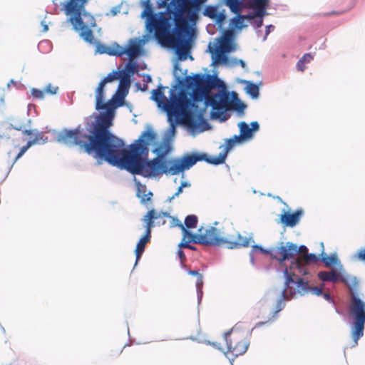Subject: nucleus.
<instances>
[{
    "instance_id": "nucleus-1",
    "label": "nucleus",
    "mask_w": 365,
    "mask_h": 365,
    "mask_svg": "<svg viewBox=\"0 0 365 365\" xmlns=\"http://www.w3.org/2000/svg\"><path fill=\"white\" fill-rule=\"evenodd\" d=\"M156 135L152 129L142 133L138 140L130 147L128 152L123 140L115 136L107 162L133 175H140L149 179H158L163 175H176L190 169L202 156L185 155L181 158L162 161L159 158L148 159V145L155 143Z\"/></svg>"
},
{
    "instance_id": "nucleus-2",
    "label": "nucleus",
    "mask_w": 365,
    "mask_h": 365,
    "mask_svg": "<svg viewBox=\"0 0 365 365\" xmlns=\"http://www.w3.org/2000/svg\"><path fill=\"white\" fill-rule=\"evenodd\" d=\"M110 115L91 116L86 125V134L80 127L75 130L64 129L58 133L56 140L67 146L78 145L86 153L107 162L115 135L109 131L112 125Z\"/></svg>"
},
{
    "instance_id": "nucleus-3",
    "label": "nucleus",
    "mask_w": 365,
    "mask_h": 365,
    "mask_svg": "<svg viewBox=\"0 0 365 365\" xmlns=\"http://www.w3.org/2000/svg\"><path fill=\"white\" fill-rule=\"evenodd\" d=\"M309 273V269L299 260H295L285 267L283 271V287L270 290L264 298L267 304L273 306L272 321L278 317L279 312L285 307L287 301L309 293L318 297L323 294L324 284H322L320 287L311 286L307 277Z\"/></svg>"
},
{
    "instance_id": "nucleus-4",
    "label": "nucleus",
    "mask_w": 365,
    "mask_h": 365,
    "mask_svg": "<svg viewBox=\"0 0 365 365\" xmlns=\"http://www.w3.org/2000/svg\"><path fill=\"white\" fill-rule=\"evenodd\" d=\"M167 87L158 86L157 89L152 91L150 99L157 103L158 106L166 112L168 120L170 124V133H174L175 127L178 124H182L185 121L187 131L190 135L196 136L200 131L205 130L202 126L207 124L201 120V114L191 117L189 112L190 106L193 104L187 97V92L180 89L178 93L175 91L178 86H174L170 91V100H168L164 94V90Z\"/></svg>"
},
{
    "instance_id": "nucleus-5",
    "label": "nucleus",
    "mask_w": 365,
    "mask_h": 365,
    "mask_svg": "<svg viewBox=\"0 0 365 365\" xmlns=\"http://www.w3.org/2000/svg\"><path fill=\"white\" fill-rule=\"evenodd\" d=\"M146 29L149 33H154L155 37L159 41L168 38L171 33L174 34L173 38L168 39V44L175 49L178 58L180 61H185L188 57L193 59L192 56H189L191 49V41L193 37V31L187 26H173L175 21L181 19H177L174 14L168 11V14L158 13L145 16Z\"/></svg>"
},
{
    "instance_id": "nucleus-6",
    "label": "nucleus",
    "mask_w": 365,
    "mask_h": 365,
    "mask_svg": "<svg viewBox=\"0 0 365 365\" xmlns=\"http://www.w3.org/2000/svg\"><path fill=\"white\" fill-rule=\"evenodd\" d=\"M88 0H69L60 2L61 10L69 16L68 21L72 24L73 29L87 43H94L92 27L96 26L94 17L85 9Z\"/></svg>"
},
{
    "instance_id": "nucleus-7",
    "label": "nucleus",
    "mask_w": 365,
    "mask_h": 365,
    "mask_svg": "<svg viewBox=\"0 0 365 365\" xmlns=\"http://www.w3.org/2000/svg\"><path fill=\"white\" fill-rule=\"evenodd\" d=\"M200 237L197 242L200 245L209 246H220L226 245L228 249H236L241 247H248L250 240L252 237H242L240 234L237 235V239L232 240L230 237L225 236L224 232L214 226H210L207 228H199Z\"/></svg>"
},
{
    "instance_id": "nucleus-8",
    "label": "nucleus",
    "mask_w": 365,
    "mask_h": 365,
    "mask_svg": "<svg viewBox=\"0 0 365 365\" xmlns=\"http://www.w3.org/2000/svg\"><path fill=\"white\" fill-rule=\"evenodd\" d=\"M215 101L212 102L213 111L210 112V118L213 120H220L221 122L225 121L228 118V106H232L233 109L237 112L240 115H243L246 105H245L238 98V94L232 91L217 92L215 97Z\"/></svg>"
},
{
    "instance_id": "nucleus-9",
    "label": "nucleus",
    "mask_w": 365,
    "mask_h": 365,
    "mask_svg": "<svg viewBox=\"0 0 365 365\" xmlns=\"http://www.w3.org/2000/svg\"><path fill=\"white\" fill-rule=\"evenodd\" d=\"M208 52L211 54L213 66H224L232 68L236 63L235 60L230 59L229 53L235 51L233 36L226 32L217 39V43L208 45Z\"/></svg>"
},
{
    "instance_id": "nucleus-10",
    "label": "nucleus",
    "mask_w": 365,
    "mask_h": 365,
    "mask_svg": "<svg viewBox=\"0 0 365 365\" xmlns=\"http://www.w3.org/2000/svg\"><path fill=\"white\" fill-rule=\"evenodd\" d=\"M356 291H350L351 303L349 307L350 315L353 319L351 331L354 342V346L357 345L359 340L364 336L365 324V304L357 296Z\"/></svg>"
},
{
    "instance_id": "nucleus-11",
    "label": "nucleus",
    "mask_w": 365,
    "mask_h": 365,
    "mask_svg": "<svg viewBox=\"0 0 365 365\" xmlns=\"http://www.w3.org/2000/svg\"><path fill=\"white\" fill-rule=\"evenodd\" d=\"M217 96L216 93H212L210 91H207L205 87H192V91L190 94L187 93V97L190 100V103L193 104V106H190L189 108V112L191 113V117L195 116L198 114H201V120L205 122L207 125L202 126L205 128V130L200 131V133L206 131L210 129V125L204 118V108H199L197 105L196 104L198 102H204L205 107L207 108L210 106L212 108V110L213 111V106L212 102L215 101V97Z\"/></svg>"
},
{
    "instance_id": "nucleus-12",
    "label": "nucleus",
    "mask_w": 365,
    "mask_h": 365,
    "mask_svg": "<svg viewBox=\"0 0 365 365\" xmlns=\"http://www.w3.org/2000/svg\"><path fill=\"white\" fill-rule=\"evenodd\" d=\"M328 271H320L318 272V277L322 282L336 283L339 282L344 284L350 291L356 290L359 281L356 277L349 274L345 270L343 264L339 263L336 266L329 267Z\"/></svg>"
},
{
    "instance_id": "nucleus-13",
    "label": "nucleus",
    "mask_w": 365,
    "mask_h": 365,
    "mask_svg": "<svg viewBox=\"0 0 365 365\" xmlns=\"http://www.w3.org/2000/svg\"><path fill=\"white\" fill-rule=\"evenodd\" d=\"M240 329L238 324H235L231 329L224 334V339L225 341L228 351L224 352L227 358L232 363L235 358L238 356L243 355L247 351L250 346V340L243 338L239 334L234 337L236 343L233 345L232 339L230 338L232 334H235Z\"/></svg>"
},
{
    "instance_id": "nucleus-14",
    "label": "nucleus",
    "mask_w": 365,
    "mask_h": 365,
    "mask_svg": "<svg viewBox=\"0 0 365 365\" xmlns=\"http://www.w3.org/2000/svg\"><path fill=\"white\" fill-rule=\"evenodd\" d=\"M120 71H115L108 73L106 77L101 80V81L98 84V88L96 90V108L97 110H105V111L101 112L99 115H106L107 113H109L110 115V116L111 123L115 115V109L116 108V106H115L114 102L112 101H109L107 103L104 102L103 89L105 85L107 83L112 82L114 80L118 79Z\"/></svg>"
},
{
    "instance_id": "nucleus-15",
    "label": "nucleus",
    "mask_w": 365,
    "mask_h": 365,
    "mask_svg": "<svg viewBox=\"0 0 365 365\" xmlns=\"http://www.w3.org/2000/svg\"><path fill=\"white\" fill-rule=\"evenodd\" d=\"M307 252V247L304 245L298 247L296 244L290 242L286 243L281 242L279 247L271 251V257L279 262L281 267L284 266L286 260L292 259L294 260L295 257L300 252Z\"/></svg>"
},
{
    "instance_id": "nucleus-16",
    "label": "nucleus",
    "mask_w": 365,
    "mask_h": 365,
    "mask_svg": "<svg viewBox=\"0 0 365 365\" xmlns=\"http://www.w3.org/2000/svg\"><path fill=\"white\" fill-rule=\"evenodd\" d=\"M245 6L252 9V16L254 17L253 23L258 27L263 24V19L267 15L269 0H245Z\"/></svg>"
},
{
    "instance_id": "nucleus-17",
    "label": "nucleus",
    "mask_w": 365,
    "mask_h": 365,
    "mask_svg": "<svg viewBox=\"0 0 365 365\" xmlns=\"http://www.w3.org/2000/svg\"><path fill=\"white\" fill-rule=\"evenodd\" d=\"M236 145L235 143L233 142L232 138L227 139L225 140V145H224V153H220L218 156H211L208 157L205 153H195L191 154V156H202V159L199 160V161L205 160L208 163L213 164V165H220L225 163L228 152L233 148Z\"/></svg>"
},
{
    "instance_id": "nucleus-18",
    "label": "nucleus",
    "mask_w": 365,
    "mask_h": 365,
    "mask_svg": "<svg viewBox=\"0 0 365 365\" xmlns=\"http://www.w3.org/2000/svg\"><path fill=\"white\" fill-rule=\"evenodd\" d=\"M170 127L166 131L163 142L158 144V146L152 150V152L156 155L155 158H159L162 161L169 160H166L165 157L171 151L170 141L173 140L175 135L176 129L172 135L170 133Z\"/></svg>"
},
{
    "instance_id": "nucleus-19",
    "label": "nucleus",
    "mask_w": 365,
    "mask_h": 365,
    "mask_svg": "<svg viewBox=\"0 0 365 365\" xmlns=\"http://www.w3.org/2000/svg\"><path fill=\"white\" fill-rule=\"evenodd\" d=\"M284 213L280 215V221L286 227H294L297 225L304 215L303 209L300 208L294 213H289L283 210Z\"/></svg>"
},
{
    "instance_id": "nucleus-20",
    "label": "nucleus",
    "mask_w": 365,
    "mask_h": 365,
    "mask_svg": "<svg viewBox=\"0 0 365 365\" xmlns=\"http://www.w3.org/2000/svg\"><path fill=\"white\" fill-rule=\"evenodd\" d=\"M192 0H171L167 6V11L174 14L177 19H184L185 5Z\"/></svg>"
},
{
    "instance_id": "nucleus-21",
    "label": "nucleus",
    "mask_w": 365,
    "mask_h": 365,
    "mask_svg": "<svg viewBox=\"0 0 365 365\" xmlns=\"http://www.w3.org/2000/svg\"><path fill=\"white\" fill-rule=\"evenodd\" d=\"M237 15L233 17L230 21V26L237 29H242L244 27L247 26V23H250L255 29H259V27L257 26L255 24L253 23L254 17L252 16V14H248L247 15L237 14Z\"/></svg>"
},
{
    "instance_id": "nucleus-22",
    "label": "nucleus",
    "mask_w": 365,
    "mask_h": 365,
    "mask_svg": "<svg viewBox=\"0 0 365 365\" xmlns=\"http://www.w3.org/2000/svg\"><path fill=\"white\" fill-rule=\"evenodd\" d=\"M218 8V6H207L205 8L202 14L204 16L215 21L216 24L221 26L226 19V14L225 9L219 11Z\"/></svg>"
},
{
    "instance_id": "nucleus-23",
    "label": "nucleus",
    "mask_w": 365,
    "mask_h": 365,
    "mask_svg": "<svg viewBox=\"0 0 365 365\" xmlns=\"http://www.w3.org/2000/svg\"><path fill=\"white\" fill-rule=\"evenodd\" d=\"M118 79L120 80L118 88L115 94L113 96L112 101H122L128 93L130 78H128V75L124 74V76H123L120 74Z\"/></svg>"
},
{
    "instance_id": "nucleus-24",
    "label": "nucleus",
    "mask_w": 365,
    "mask_h": 365,
    "mask_svg": "<svg viewBox=\"0 0 365 365\" xmlns=\"http://www.w3.org/2000/svg\"><path fill=\"white\" fill-rule=\"evenodd\" d=\"M162 215H167V212H157L152 209L143 216L142 220L145 223L144 227L146 234L151 235V230L155 226V220L161 217Z\"/></svg>"
},
{
    "instance_id": "nucleus-25",
    "label": "nucleus",
    "mask_w": 365,
    "mask_h": 365,
    "mask_svg": "<svg viewBox=\"0 0 365 365\" xmlns=\"http://www.w3.org/2000/svg\"><path fill=\"white\" fill-rule=\"evenodd\" d=\"M145 39L132 38L129 41L128 47L125 48V54L130 58L137 57L141 54L143 46L145 43Z\"/></svg>"
},
{
    "instance_id": "nucleus-26",
    "label": "nucleus",
    "mask_w": 365,
    "mask_h": 365,
    "mask_svg": "<svg viewBox=\"0 0 365 365\" xmlns=\"http://www.w3.org/2000/svg\"><path fill=\"white\" fill-rule=\"evenodd\" d=\"M237 126L240 129V133L246 140L252 139L254 133L259 130V124L257 121L251 122L250 127L246 122L241 121L237 124Z\"/></svg>"
},
{
    "instance_id": "nucleus-27",
    "label": "nucleus",
    "mask_w": 365,
    "mask_h": 365,
    "mask_svg": "<svg viewBox=\"0 0 365 365\" xmlns=\"http://www.w3.org/2000/svg\"><path fill=\"white\" fill-rule=\"evenodd\" d=\"M133 180L136 187V196L140 200L141 204L145 205L148 202L150 201L153 195V192L148 191L145 185L142 184L135 177Z\"/></svg>"
},
{
    "instance_id": "nucleus-28",
    "label": "nucleus",
    "mask_w": 365,
    "mask_h": 365,
    "mask_svg": "<svg viewBox=\"0 0 365 365\" xmlns=\"http://www.w3.org/2000/svg\"><path fill=\"white\" fill-rule=\"evenodd\" d=\"M205 88L207 91H210L212 89L218 88L220 91L218 92H229L227 90L226 85L223 81L220 79L216 75H210L207 74Z\"/></svg>"
},
{
    "instance_id": "nucleus-29",
    "label": "nucleus",
    "mask_w": 365,
    "mask_h": 365,
    "mask_svg": "<svg viewBox=\"0 0 365 365\" xmlns=\"http://www.w3.org/2000/svg\"><path fill=\"white\" fill-rule=\"evenodd\" d=\"M207 74H195L193 77H186L185 86L187 88L205 87Z\"/></svg>"
},
{
    "instance_id": "nucleus-30",
    "label": "nucleus",
    "mask_w": 365,
    "mask_h": 365,
    "mask_svg": "<svg viewBox=\"0 0 365 365\" xmlns=\"http://www.w3.org/2000/svg\"><path fill=\"white\" fill-rule=\"evenodd\" d=\"M321 247L322 248V253L320 254L321 261L325 264L327 268L331 267L332 266H336L339 263H341L338 258L336 254H333L330 256L324 252V243L321 242Z\"/></svg>"
},
{
    "instance_id": "nucleus-31",
    "label": "nucleus",
    "mask_w": 365,
    "mask_h": 365,
    "mask_svg": "<svg viewBox=\"0 0 365 365\" xmlns=\"http://www.w3.org/2000/svg\"><path fill=\"white\" fill-rule=\"evenodd\" d=\"M187 274L192 276L197 277L196 281V291L197 295V302L198 304H200L203 292H202V286H203V276L202 274L199 273L197 270H187Z\"/></svg>"
},
{
    "instance_id": "nucleus-32",
    "label": "nucleus",
    "mask_w": 365,
    "mask_h": 365,
    "mask_svg": "<svg viewBox=\"0 0 365 365\" xmlns=\"http://www.w3.org/2000/svg\"><path fill=\"white\" fill-rule=\"evenodd\" d=\"M151 235H148L145 233V235L140 239L138 242L137 243L136 248L135 250L136 260L135 265L137 264L138 260L141 257V255L144 252L145 247L147 243H148L150 240Z\"/></svg>"
},
{
    "instance_id": "nucleus-33",
    "label": "nucleus",
    "mask_w": 365,
    "mask_h": 365,
    "mask_svg": "<svg viewBox=\"0 0 365 365\" xmlns=\"http://www.w3.org/2000/svg\"><path fill=\"white\" fill-rule=\"evenodd\" d=\"M222 3L228 6L234 14H240L245 6V0H221Z\"/></svg>"
},
{
    "instance_id": "nucleus-34",
    "label": "nucleus",
    "mask_w": 365,
    "mask_h": 365,
    "mask_svg": "<svg viewBox=\"0 0 365 365\" xmlns=\"http://www.w3.org/2000/svg\"><path fill=\"white\" fill-rule=\"evenodd\" d=\"M200 9L201 6L192 4V6L190 9H185L183 21L187 20L191 22L195 21L197 19L198 13L200 11Z\"/></svg>"
},
{
    "instance_id": "nucleus-35",
    "label": "nucleus",
    "mask_w": 365,
    "mask_h": 365,
    "mask_svg": "<svg viewBox=\"0 0 365 365\" xmlns=\"http://www.w3.org/2000/svg\"><path fill=\"white\" fill-rule=\"evenodd\" d=\"M242 82L246 84V87L245 88L246 93L248 95H250L253 99L258 98L259 95V90L258 86L247 80H243L242 81Z\"/></svg>"
},
{
    "instance_id": "nucleus-36",
    "label": "nucleus",
    "mask_w": 365,
    "mask_h": 365,
    "mask_svg": "<svg viewBox=\"0 0 365 365\" xmlns=\"http://www.w3.org/2000/svg\"><path fill=\"white\" fill-rule=\"evenodd\" d=\"M295 260L300 261L308 269L307 264L309 263H317L319 260H321L320 255L319 256L316 255L315 254H307L304 259H302L299 258H294V260H292L290 262L289 265Z\"/></svg>"
},
{
    "instance_id": "nucleus-37",
    "label": "nucleus",
    "mask_w": 365,
    "mask_h": 365,
    "mask_svg": "<svg viewBox=\"0 0 365 365\" xmlns=\"http://www.w3.org/2000/svg\"><path fill=\"white\" fill-rule=\"evenodd\" d=\"M182 239L190 240L193 243L195 244H200V242H197L198 237H200V232L199 230H197V233H192L190 231H189L186 227L184 226L182 229Z\"/></svg>"
},
{
    "instance_id": "nucleus-38",
    "label": "nucleus",
    "mask_w": 365,
    "mask_h": 365,
    "mask_svg": "<svg viewBox=\"0 0 365 365\" xmlns=\"http://www.w3.org/2000/svg\"><path fill=\"white\" fill-rule=\"evenodd\" d=\"M275 247H272V248H270V249H264L262 247L259 246V245H253L252 246V250L250 251V263L252 265L255 266V258H254V253L256 250H259L261 252L264 253V254H267V255H269L271 256V251L274 250Z\"/></svg>"
},
{
    "instance_id": "nucleus-39",
    "label": "nucleus",
    "mask_w": 365,
    "mask_h": 365,
    "mask_svg": "<svg viewBox=\"0 0 365 365\" xmlns=\"http://www.w3.org/2000/svg\"><path fill=\"white\" fill-rule=\"evenodd\" d=\"M125 53L126 51L125 47L120 46L118 43H114L111 46H110L108 55L122 56L123 55L125 54Z\"/></svg>"
},
{
    "instance_id": "nucleus-40",
    "label": "nucleus",
    "mask_w": 365,
    "mask_h": 365,
    "mask_svg": "<svg viewBox=\"0 0 365 365\" xmlns=\"http://www.w3.org/2000/svg\"><path fill=\"white\" fill-rule=\"evenodd\" d=\"M138 66L135 63L129 61L126 66L125 69L120 71V74L124 76V74L128 75V78L131 77L135 72H137Z\"/></svg>"
},
{
    "instance_id": "nucleus-41",
    "label": "nucleus",
    "mask_w": 365,
    "mask_h": 365,
    "mask_svg": "<svg viewBox=\"0 0 365 365\" xmlns=\"http://www.w3.org/2000/svg\"><path fill=\"white\" fill-rule=\"evenodd\" d=\"M35 138L32 140H29L28 142L31 143V146L34 145L39 144L43 145L48 141V137L44 136L42 133L38 132L35 130Z\"/></svg>"
},
{
    "instance_id": "nucleus-42",
    "label": "nucleus",
    "mask_w": 365,
    "mask_h": 365,
    "mask_svg": "<svg viewBox=\"0 0 365 365\" xmlns=\"http://www.w3.org/2000/svg\"><path fill=\"white\" fill-rule=\"evenodd\" d=\"M197 217L196 215H187L185 219V227L186 229L195 228L197 227Z\"/></svg>"
},
{
    "instance_id": "nucleus-43",
    "label": "nucleus",
    "mask_w": 365,
    "mask_h": 365,
    "mask_svg": "<svg viewBox=\"0 0 365 365\" xmlns=\"http://www.w3.org/2000/svg\"><path fill=\"white\" fill-rule=\"evenodd\" d=\"M191 186V184L187 181H183L181 182V185L177 190V192H175L171 197L168 198V202H171L173 200L178 197L182 192L183 187H189Z\"/></svg>"
},
{
    "instance_id": "nucleus-44",
    "label": "nucleus",
    "mask_w": 365,
    "mask_h": 365,
    "mask_svg": "<svg viewBox=\"0 0 365 365\" xmlns=\"http://www.w3.org/2000/svg\"><path fill=\"white\" fill-rule=\"evenodd\" d=\"M141 3L144 7V10L141 14V17L145 18L146 15L150 14V13L153 12L152 4H150V0H143Z\"/></svg>"
},
{
    "instance_id": "nucleus-45",
    "label": "nucleus",
    "mask_w": 365,
    "mask_h": 365,
    "mask_svg": "<svg viewBox=\"0 0 365 365\" xmlns=\"http://www.w3.org/2000/svg\"><path fill=\"white\" fill-rule=\"evenodd\" d=\"M180 73H182V69L180 68L179 64L178 63H176L174 66L173 75L175 77L176 81L179 84L182 85L183 83V78H181V76L180 75Z\"/></svg>"
},
{
    "instance_id": "nucleus-46",
    "label": "nucleus",
    "mask_w": 365,
    "mask_h": 365,
    "mask_svg": "<svg viewBox=\"0 0 365 365\" xmlns=\"http://www.w3.org/2000/svg\"><path fill=\"white\" fill-rule=\"evenodd\" d=\"M165 216L171 218L170 226L172 227H179L180 229H182L184 227V225L182 224L181 221L179 220L177 217H172L168 213H167V215H165Z\"/></svg>"
},
{
    "instance_id": "nucleus-47",
    "label": "nucleus",
    "mask_w": 365,
    "mask_h": 365,
    "mask_svg": "<svg viewBox=\"0 0 365 365\" xmlns=\"http://www.w3.org/2000/svg\"><path fill=\"white\" fill-rule=\"evenodd\" d=\"M31 95L34 98L38 99H43L44 98V91L38 90L37 88L31 89Z\"/></svg>"
},
{
    "instance_id": "nucleus-48",
    "label": "nucleus",
    "mask_w": 365,
    "mask_h": 365,
    "mask_svg": "<svg viewBox=\"0 0 365 365\" xmlns=\"http://www.w3.org/2000/svg\"><path fill=\"white\" fill-rule=\"evenodd\" d=\"M58 86H53L51 83H49L46 86L44 93L46 92L51 95H55L58 93Z\"/></svg>"
},
{
    "instance_id": "nucleus-49",
    "label": "nucleus",
    "mask_w": 365,
    "mask_h": 365,
    "mask_svg": "<svg viewBox=\"0 0 365 365\" xmlns=\"http://www.w3.org/2000/svg\"><path fill=\"white\" fill-rule=\"evenodd\" d=\"M110 50V46L102 45L98 43L96 46V52L101 54L106 53L108 54V51Z\"/></svg>"
},
{
    "instance_id": "nucleus-50",
    "label": "nucleus",
    "mask_w": 365,
    "mask_h": 365,
    "mask_svg": "<svg viewBox=\"0 0 365 365\" xmlns=\"http://www.w3.org/2000/svg\"><path fill=\"white\" fill-rule=\"evenodd\" d=\"M235 144H241L246 139L242 137V134L240 133L239 135H235L233 137L231 138Z\"/></svg>"
},
{
    "instance_id": "nucleus-51",
    "label": "nucleus",
    "mask_w": 365,
    "mask_h": 365,
    "mask_svg": "<svg viewBox=\"0 0 365 365\" xmlns=\"http://www.w3.org/2000/svg\"><path fill=\"white\" fill-rule=\"evenodd\" d=\"M313 58H314L313 55L310 53H305L300 59L303 63H304L306 64V63H310V61L313 59Z\"/></svg>"
},
{
    "instance_id": "nucleus-52",
    "label": "nucleus",
    "mask_w": 365,
    "mask_h": 365,
    "mask_svg": "<svg viewBox=\"0 0 365 365\" xmlns=\"http://www.w3.org/2000/svg\"><path fill=\"white\" fill-rule=\"evenodd\" d=\"M274 26L272 24L270 25H268L266 26V30H265V34L263 37V41H266L267 38V36L272 31H274Z\"/></svg>"
},
{
    "instance_id": "nucleus-53",
    "label": "nucleus",
    "mask_w": 365,
    "mask_h": 365,
    "mask_svg": "<svg viewBox=\"0 0 365 365\" xmlns=\"http://www.w3.org/2000/svg\"><path fill=\"white\" fill-rule=\"evenodd\" d=\"M190 242H192L190 240H184V239H182V242L179 244V247L180 248H191V245H190Z\"/></svg>"
},
{
    "instance_id": "nucleus-54",
    "label": "nucleus",
    "mask_w": 365,
    "mask_h": 365,
    "mask_svg": "<svg viewBox=\"0 0 365 365\" xmlns=\"http://www.w3.org/2000/svg\"><path fill=\"white\" fill-rule=\"evenodd\" d=\"M205 343L208 345H210L212 346H213L214 348L218 349V350H220V351H222V349L221 347V345L220 343H217V342H212L210 341H206Z\"/></svg>"
},
{
    "instance_id": "nucleus-55",
    "label": "nucleus",
    "mask_w": 365,
    "mask_h": 365,
    "mask_svg": "<svg viewBox=\"0 0 365 365\" xmlns=\"http://www.w3.org/2000/svg\"><path fill=\"white\" fill-rule=\"evenodd\" d=\"M230 59H232V60H235L236 63L233 65L232 67L234 66H236L237 65L240 64L242 68H246V63L244 61L241 60V59H237V58H230Z\"/></svg>"
},
{
    "instance_id": "nucleus-56",
    "label": "nucleus",
    "mask_w": 365,
    "mask_h": 365,
    "mask_svg": "<svg viewBox=\"0 0 365 365\" xmlns=\"http://www.w3.org/2000/svg\"><path fill=\"white\" fill-rule=\"evenodd\" d=\"M297 68L300 71H304L306 68L305 63H303L301 59L297 63Z\"/></svg>"
},
{
    "instance_id": "nucleus-57",
    "label": "nucleus",
    "mask_w": 365,
    "mask_h": 365,
    "mask_svg": "<svg viewBox=\"0 0 365 365\" xmlns=\"http://www.w3.org/2000/svg\"><path fill=\"white\" fill-rule=\"evenodd\" d=\"M120 12V5L113 7L110 10V14L113 16H115Z\"/></svg>"
},
{
    "instance_id": "nucleus-58",
    "label": "nucleus",
    "mask_w": 365,
    "mask_h": 365,
    "mask_svg": "<svg viewBox=\"0 0 365 365\" xmlns=\"http://www.w3.org/2000/svg\"><path fill=\"white\" fill-rule=\"evenodd\" d=\"M323 297V298L327 300V302H331V303H334V300L332 299L331 295L328 292H324L323 294L322 295Z\"/></svg>"
},
{
    "instance_id": "nucleus-59",
    "label": "nucleus",
    "mask_w": 365,
    "mask_h": 365,
    "mask_svg": "<svg viewBox=\"0 0 365 365\" xmlns=\"http://www.w3.org/2000/svg\"><path fill=\"white\" fill-rule=\"evenodd\" d=\"M31 147V143L27 142V143L21 148L20 151H21L24 154L28 150V149Z\"/></svg>"
},
{
    "instance_id": "nucleus-60",
    "label": "nucleus",
    "mask_w": 365,
    "mask_h": 365,
    "mask_svg": "<svg viewBox=\"0 0 365 365\" xmlns=\"http://www.w3.org/2000/svg\"><path fill=\"white\" fill-rule=\"evenodd\" d=\"M178 255L179 258L180 259L181 262L182 263V262L186 259L185 253L181 250H179L178 252Z\"/></svg>"
},
{
    "instance_id": "nucleus-61",
    "label": "nucleus",
    "mask_w": 365,
    "mask_h": 365,
    "mask_svg": "<svg viewBox=\"0 0 365 365\" xmlns=\"http://www.w3.org/2000/svg\"><path fill=\"white\" fill-rule=\"evenodd\" d=\"M143 81L145 83H150L152 82V77L150 74H144L143 76Z\"/></svg>"
},
{
    "instance_id": "nucleus-62",
    "label": "nucleus",
    "mask_w": 365,
    "mask_h": 365,
    "mask_svg": "<svg viewBox=\"0 0 365 365\" xmlns=\"http://www.w3.org/2000/svg\"><path fill=\"white\" fill-rule=\"evenodd\" d=\"M359 258L362 259V260H365V247L362 250H361L359 253Z\"/></svg>"
},
{
    "instance_id": "nucleus-63",
    "label": "nucleus",
    "mask_w": 365,
    "mask_h": 365,
    "mask_svg": "<svg viewBox=\"0 0 365 365\" xmlns=\"http://www.w3.org/2000/svg\"><path fill=\"white\" fill-rule=\"evenodd\" d=\"M207 0H192V4L201 6L202 4L206 2Z\"/></svg>"
},
{
    "instance_id": "nucleus-64",
    "label": "nucleus",
    "mask_w": 365,
    "mask_h": 365,
    "mask_svg": "<svg viewBox=\"0 0 365 365\" xmlns=\"http://www.w3.org/2000/svg\"><path fill=\"white\" fill-rule=\"evenodd\" d=\"M23 155H24V153H23L21 151H20V152L18 153V155H16V157L15 158V159H14V162H13L12 165H14V163H16V162L19 158H21Z\"/></svg>"
}]
</instances>
